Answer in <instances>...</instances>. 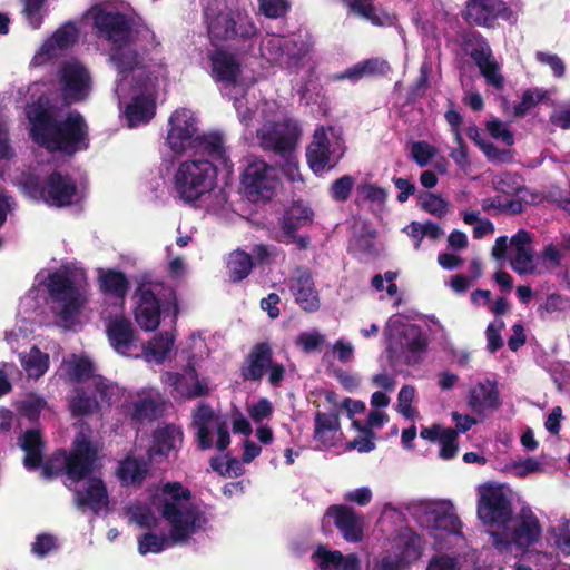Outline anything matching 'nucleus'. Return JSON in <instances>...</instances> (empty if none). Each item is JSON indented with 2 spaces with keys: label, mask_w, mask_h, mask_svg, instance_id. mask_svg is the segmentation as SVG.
<instances>
[{
  "label": "nucleus",
  "mask_w": 570,
  "mask_h": 570,
  "mask_svg": "<svg viewBox=\"0 0 570 570\" xmlns=\"http://www.w3.org/2000/svg\"><path fill=\"white\" fill-rule=\"evenodd\" d=\"M164 411V404L151 397H144L132 403L130 417L138 423L153 422Z\"/></svg>",
  "instance_id": "79ce46f5"
},
{
  "label": "nucleus",
  "mask_w": 570,
  "mask_h": 570,
  "mask_svg": "<svg viewBox=\"0 0 570 570\" xmlns=\"http://www.w3.org/2000/svg\"><path fill=\"white\" fill-rule=\"evenodd\" d=\"M98 402L89 396L82 389L76 390V396L70 401V411L73 417H82L98 409Z\"/></svg>",
  "instance_id": "13d9d810"
},
{
  "label": "nucleus",
  "mask_w": 570,
  "mask_h": 570,
  "mask_svg": "<svg viewBox=\"0 0 570 570\" xmlns=\"http://www.w3.org/2000/svg\"><path fill=\"white\" fill-rule=\"evenodd\" d=\"M78 507H89L95 513H99L100 510L109 504V497L107 488L101 479H90L85 493L77 495Z\"/></svg>",
  "instance_id": "72a5a7b5"
},
{
  "label": "nucleus",
  "mask_w": 570,
  "mask_h": 570,
  "mask_svg": "<svg viewBox=\"0 0 570 570\" xmlns=\"http://www.w3.org/2000/svg\"><path fill=\"white\" fill-rule=\"evenodd\" d=\"M235 27H232L233 36L229 37L228 41H235L243 47L253 46V40L257 36V28L253 20L248 16L237 13L235 19Z\"/></svg>",
  "instance_id": "a18cd8bd"
},
{
  "label": "nucleus",
  "mask_w": 570,
  "mask_h": 570,
  "mask_svg": "<svg viewBox=\"0 0 570 570\" xmlns=\"http://www.w3.org/2000/svg\"><path fill=\"white\" fill-rule=\"evenodd\" d=\"M100 289L115 298L124 299L129 289L125 273L116 269L102 271L99 276Z\"/></svg>",
  "instance_id": "4c0bfd02"
},
{
  "label": "nucleus",
  "mask_w": 570,
  "mask_h": 570,
  "mask_svg": "<svg viewBox=\"0 0 570 570\" xmlns=\"http://www.w3.org/2000/svg\"><path fill=\"white\" fill-rule=\"evenodd\" d=\"M355 178L351 175H343L342 177L335 179L328 188L330 197L336 203L346 202L352 194V190L355 186Z\"/></svg>",
  "instance_id": "680f3d73"
},
{
  "label": "nucleus",
  "mask_w": 570,
  "mask_h": 570,
  "mask_svg": "<svg viewBox=\"0 0 570 570\" xmlns=\"http://www.w3.org/2000/svg\"><path fill=\"white\" fill-rule=\"evenodd\" d=\"M503 470L513 476L525 478L533 473H542L544 471V466L537 459L528 458L525 460L509 462L505 464Z\"/></svg>",
  "instance_id": "4d7b16f0"
},
{
  "label": "nucleus",
  "mask_w": 570,
  "mask_h": 570,
  "mask_svg": "<svg viewBox=\"0 0 570 570\" xmlns=\"http://www.w3.org/2000/svg\"><path fill=\"white\" fill-rule=\"evenodd\" d=\"M452 416L455 421V429H444L438 440L441 444L440 456L444 460L452 459L458 453V433L463 432V415L459 412H453Z\"/></svg>",
  "instance_id": "a19ab883"
},
{
  "label": "nucleus",
  "mask_w": 570,
  "mask_h": 570,
  "mask_svg": "<svg viewBox=\"0 0 570 570\" xmlns=\"http://www.w3.org/2000/svg\"><path fill=\"white\" fill-rule=\"evenodd\" d=\"M111 347L119 354L128 355L137 347L136 331L131 321L125 316L111 317L106 327Z\"/></svg>",
  "instance_id": "b1692460"
},
{
  "label": "nucleus",
  "mask_w": 570,
  "mask_h": 570,
  "mask_svg": "<svg viewBox=\"0 0 570 570\" xmlns=\"http://www.w3.org/2000/svg\"><path fill=\"white\" fill-rule=\"evenodd\" d=\"M41 478L52 480L62 474L67 475L66 450L58 449L51 456L41 463Z\"/></svg>",
  "instance_id": "3c124183"
},
{
  "label": "nucleus",
  "mask_w": 570,
  "mask_h": 570,
  "mask_svg": "<svg viewBox=\"0 0 570 570\" xmlns=\"http://www.w3.org/2000/svg\"><path fill=\"white\" fill-rule=\"evenodd\" d=\"M191 150L206 155L215 165L225 168L229 167V157L226 153L224 140L220 134L210 132L202 134L197 137V141L193 145Z\"/></svg>",
  "instance_id": "c85d7f7f"
},
{
  "label": "nucleus",
  "mask_w": 570,
  "mask_h": 570,
  "mask_svg": "<svg viewBox=\"0 0 570 570\" xmlns=\"http://www.w3.org/2000/svg\"><path fill=\"white\" fill-rule=\"evenodd\" d=\"M214 417V410L207 403H199L193 411V424L197 428L196 441L198 449L202 451L209 450L213 446L209 423Z\"/></svg>",
  "instance_id": "473e14b6"
},
{
  "label": "nucleus",
  "mask_w": 570,
  "mask_h": 570,
  "mask_svg": "<svg viewBox=\"0 0 570 570\" xmlns=\"http://www.w3.org/2000/svg\"><path fill=\"white\" fill-rule=\"evenodd\" d=\"M522 4L514 2L511 6L502 0H468L465 3V22L483 28H494L499 18L515 23Z\"/></svg>",
  "instance_id": "9d476101"
},
{
  "label": "nucleus",
  "mask_w": 570,
  "mask_h": 570,
  "mask_svg": "<svg viewBox=\"0 0 570 570\" xmlns=\"http://www.w3.org/2000/svg\"><path fill=\"white\" fill-rule=\"evenodd\" d=\"M308 49L304 41L284 37V61L282 68L292 69L298 66Z\"/></svg>",
  "instance_id": "603ef678"
},
{
  "label": "nucleus",
  "mask_w": 570,
  "mask_h": 570,
  "mask_svg": "<svg viewBox=\"0 0 570 570\" xmlns=\"http://www.w3.org/2000/svg\"><path fill=\"white\" fill-rule=\"evenodd\" d=\"M89 429H81L72 440L70 451L66 450L67 476L79 482L89 478L99 459V443L91 439Z\"/></svg>",
  "instance_id": "1a4fd4ad"
},
{
  "label": "nucleus",
  "mask_w": 570,
  "mask_h": 570,
  "mask_svg": "<svg viewBox=\"0 0 570 570\" xmlns=\"http://www.w3.org/2000/svg\"><path fill=\"white\" fill-rule=\"evenodd\" d=\"M465 52H468L487 85L502 90L504 88V77L501 72V66L492 55V50L487 40L476 32L465 35Z\"/></svg>",
  "instance_id": "4468645a"
},
{
  "label": "nucleus",
  "mask_w": 570,
  "mask_h": 570,
  "mask_svg": "<svg viewBox=\"0 0 570 570\" xmlns=\"http://www.w3.org/2000/svg\"><path fill=\"white\" fill-rule=\"evenodd\" d=\"M431 72L432 65L428 61H424L420 67L419 77L409 87L405 99L406 105H414L425 96L428 89L430 88L429 78Z\"/></svg>",
  "instance_id": "de8ad7c7"
},
{
  "label": "nucleus",
  "mask_w": 570,
  "mask_h": 570,
  "mask_svg": "<svg viewBox=\"0 0 570 570\" xmlns=\"http://www.w3.org/2000/svg\"><path fill=\"white\" fill-rule=\"evenodd\" d=\"M549 96V91L534 88L528 89L522 94L521 101L514 107L515 116H523L527 111L532 109L539 102L546 100Z\"/></svg>",
  "instance_id": "69168bd1"
},
{
  "label": "nucleus",
  "mask_w": 570,
  "mask_h": 570,
  "mask_svg": "<svg viewBox=\"0 0 570 570\" xmlns=\"http://www.w3.org/2000/svg\"><path fill=\"white\" fill-rule=\"evenodd\" d=\"M277 183L275 169L264 160L252 161L242 175L245 196L253 203L271 200Z\"/></svg>",
  "instance_id": "ddd939ff"
},
{
  "label": "nucleus",
  "mask_w": 570,
  "mask_h": 570,
  "mask_svg": "<svg viewBox=\"0 0 570 570\" xmlns=\"http://www.w3.org/2000/svg\"><path fill=\"white\" fill-rule=\"evenodd\" d=\"M149 474V463L144 458L127 455L118 462L116 476L121 487L140 488Z\"/></svg>",
  "instance_id": "393cba45"
},
{
  "label": "nucleus",
  "mask_w": 570,
  "mask_h": 570,
  "mask_svg": "<svg viewBox=\"0 0 570 570\" xmlns=\"http://www.w3.org/2000/svg\"><path fill=\"white\" fill-rule=\"evenodd\" d=\"M273 348L268 342H259L252 346L239 368L245 382H261L272 365Z\"/></svg>",
  "instance_id": "4be33fe9"
},
{
  "label": "nucleus",
  "mask_w": 570,
  "mask_h": 570,
  "mask_svg": "<svg viewBox=\"0 0 570 570\" xmlns=\"http://www.w3.org/2000/svg\"><path fill=\"white\" fill-rule=\"evenodd\" d=\"M254 267V258L242 249H236L228 255L226 268L230 283H239L248 277Z\"/></svg>",
  "instance_id": "e433bc0d"
},
{
  "label": "nucleus",
  "mask_w": 570,
  "mask_h": 570,
  "mask_svg": "<svg viewBox=\"0 0 570 570\" xmlns=\"http://www.w3.org/2000/svg\"><path fill=\"white\" fill-rule=\"evenodd\" d=\"M166 544V537L147 532L138 540V551L140 554H147L149 552L159 553L165 549Z\"/></svg>",
  "instance_id": "338daca9"
},
{
  "label": "nucleus",
  "mask_w": 570,
  "mask_h": 570,
  "mask_svg": "<svg viewBox=\"0 0 570 570\" xmlns=\"http://www.w3.org/2000/svg\"><path fill=\"white\" fill-rule=\"evenodd\" d=\"M313 210L302 203L294 202L278 219L277 240L286 245H295L297 249H307L311 244L308 235H298L297 232L313 223Z\"/></svg>",
  "instance_id": "f8f14e48"
},
{
  "label": "nucleus",
  "mask_w": 570,
  "mask_h": 570,
  "mask_svg": "<svg viewBox=\"0 0 570 570\" xmlns=\"http://www.w3.org/2000/svg\"><path fill=\"white\" fill-rule=\"evenodd\" d=\"M135 320L146 332H154L158 328L161 318L160 301L157 297L151 284H140L136 292Z\"/></svg>",
  "instance_id": "6ab92c4d"
},
{
  "label": "nucleus",
  "mask_w": 570,
  "mask_h": 570,
  "mask_svg": "<svg viewBox=\"0 0 570 570\" xmlns=\"http://www.w3.org/2000/svg\"><path fill=\"white\" fill-rule=\"evenodd\" d=\"M238 12L232 10L216 12L210 4L204 9V19L207 24V32L212 40L228 41L233 36L232 27L237 22L235 19Z\"/></svg>",
  "instance_id": "a878e982"
},
{
  "label": "nucleus",
  "mask_w": 570,
  "mask_h": 570,
  "mask_svg": "<svg viewBox=\"0 0 570 570\" xmlns=\"http://www.w3.org/2000/svg\"><path fill=\"white\" fill-rule=\"evenodd\" d=\"M20 448L26 452L23 465L33 471L41 466L46 442L38 429L27 430L19 439Z\"/></svg>",
  "instance_id": "c756f323"
},
{
  "label": "nucleus",
  "mask_w": 570,
  "mask_h": 570,
  "mask_svg": "<svg viewBox=\"0 0 570 570\" xmlns=\"http://www.w3.org/2000/svg\"><path fill=\"white\" fill-rule=\"evenodd\" d=\"M174 345V337L169 333H161L149 342L147 354L150 355L157 363L166 360Z\"/></svg>",
  "instance_id": "bf43d9fd"
},
{
  "label": "nucleus",
  "mask_w": 570,
  "mask_h": 570,
  "mask_svg": "<svg viewBox=\"0 0 570 570\" xmlns=\"http://www.w3.org/2000/svg\"><path fill=\"white\" fill-rule=\"evenodd\" d=\"M448 106L449 108L444 114V118L451 126L452 132L458 142V147L450 153V156L459 166H463V138L460 129V126L463 121V117L458 110H455V104L453 100L448 99Z\"/></svg>",
  "instance_id": "37998d69"
},
{
  "label": "nucleus",
  "mask_w": 570,
  "mask_h": 570,
  "mask_svg": "<svg viewBox=\"0 0 570 570\" xmlns=\"http://www.w3.org/2000/svg\"><path fill=\"white\" fill-rule=\"evenodd\" d=\"M377 237V230L370 227L368 225H363L360 232L350 239L348 242V253L350 254H361L364 256H374L376 255L375 239Z\"/></svg>",
  "instance_id": "58836bf2"
},
{
  "label": "nucleus",
  "mask_w": 570,
  "mask_h": 570,
  "mask_svg": "<svg viewBox=\"0 0 570 570\" xmlns=\"http://www.w3.org/2000/svg\"><path fill=\"white\" fill-rule=\"evenodd\" d=\"M212 76L217 82H223L232 86L238 83L242 73L240 63L234 55L216 50L210 56Z\"/></svg>",
  "instance_id": "bb28decb"
},
{
  "label": "nucleus",
  "mask_w": 570,
  "mask_h": 570,
  "mask_svg": "<svg viewBox=\"0 0 570 570\" xmlns=\"http://www.w3.org/2000/svg\"><path fill=\"white\" fill-rule=\"evenodd\" d=\"M217 183V165L205 159L181 161L174 175V190L180 200L194 204L209 194Z\"/></svg>",
  "instance_id": "20e7f679"
},
{
  "label": "nucleus",
  "mask_w": 570,
  "mask_h": 570,
  "mask_svg": "<svg viewBox=\"0 0 570 570\" xmlns=\"http://www.w3.org/2000/svg\"><path fill=\"white\" fill-rule=\"evenodd\" d=\"M46 2L47 0H21V13L33 30L39 29L43 23Z\"/></svg>",
  "instance_id": "5fc2aeb1"
},
{
  "label": "nucleus",
  "mask_w": 570,
  "mask_h": 570,
  "mask_svg": "<svg viewBox=\"0 0 570 570\" xmlns=\"http://www.w3.org/2000/svg\"><path fill=\"white\" fill-rule=\"evenodd\" d=\"M341 429L338 413H324L321 411L314 414L313 438L324 448H331L335 444V436Z\"/></svg>",
  "instance_id": "7c9ffc66"
},
{
  "label": "nucleus",
  "mask_w": 570,
  "mask_h": 570,
  "mask_svg": "<svg viewBox=\"0 0 570 570\" xmlns=\"http://www.w3.org/2000/svg\"><path fill=\"white\" fill-rule=\"evenodd\" d=\"M168 125L166 142L170 150L180 155L187 149H191L199 136L196 119L191 112L186 108L175 110L169 117Z\"/></svg>",
  "instance_id": "f3484780"
},
{
  "label": "nucleus",
  "mask_w": 570,
  "mask_h": 570,
  "mask_svg": "<svg viewBox=\"0 0 570 570\" xmlns=\"http://www.w3.org/2000/svg\"><path fill=\"white\" fill-rule=\"evenodd\" d=\"M110 60L122 78H126L138 67L139 55L135 49L127 47V45H116L112 46Z\"/></svg>",
  "instance_id": "ea45409f"
},
{
  "label": "nucleus",
  "mask_w": 570,
  "mask_h": 570,
  "mask_svg": "<svg viewBox=\"0 0 570 570\" xmlns=\"http://www.w3.org/2000/svg\"><path fill=\"white\" fill-rule=\"evenodd\" d=\"M163 493L171 498L165 500L160 508L161 517L170 527V538L174 542H185L207 523L205 512L194 503H179L180 500L188 501L191 498L190 490L179 482L165 483Z\"/></svg>",
  "instance_id": "f03ea898"
},
{
  "label": "nucleus",
  "mask_w": 570,
  "mask_h": 570,
  "mask_svg": "<svg viewBox=\"0 0 570 570\" xmlns=\"http://www.w3.org/2000/svg\"><path fill=\"white\" fill-rule=\"evenodd\" d=\"M325 517L333 519L343 539L357 543L363 540L364 518L347 504H332L326 509Z\"/></svg>",
  "instance_id": "412c9836"
},
{
  "label": "nucleus",
  "mask_w": 570,
  "mask_h": 570,
  "mask_svg": "<svg viewBox=\"0 0 570 570\" xmlns=\"http://www.w3.org/2000/svg\"><path fill=\"white\" fill-rule=\"evenodd\" d=\"M419 205L424 212L436 217H442L448 212V203L439 195L430 191L420 193Z\"/></svg>",
  "instance_id": "0e129e2a"
},
{
  "label": "nucleus",
  "mask_w": 570,
  "mask_h": 570,
  "mask_svg": "<svg viewBox=\"0 0 570 570\" xmlns=\"http://www.w3.org/2000/svg\"><path fill=\"white\" fill-rule=\"evenodd\" d=\"M26 117L31 140L49 153L73 156L89 148V128L78 111L68 112L59 119L51 108L33 102L27 107Z\"/></svg>",
  "instance_id": "f257e3e1"
},
{
  "label": "nucleus",
  "mask_w": 570,
  "mask_h": 570,
  "mask_svg": "<svg viewBox=\"0 0 570 570\" xmlns=\"http://www.w3.org/2000/svg\"><path fill=\"white\" fill-rule=\"evenodd\" d=\"M532 243V235L520 229L510 239L507 236L498 237L492 256L497 261L509 258L511 268L520 276H542L539 254L534 252Z\"/></svg>",
  "instance_id": "39448f33"
},
{
  "label": "nucleus",
  "mask_w": 570,
  "mask_h": 570,
  "mask_svg": "<svg viewBox=\"0 0 570 570\" xmlns=\"http://www.w3.org/2000/svg\"><path fill=\"white\" fill-rule=\"evenodd\" d=\"M468 404L476 416L470 419L465 415V431L500 405L495 382L485 379L472 385L469 391Z\"/></svg>",
  "instance_id": "aec40b11"
},
{
  "label": "nucleus",
  "mask_w": 570,
  "mask_h": 570,
  "mask_svg": "<svg viewBox=\"0 0 570 570\" xmlns=\"http://www.w3.org/2000/svg\"><path fill=\"white\" fill-rule=\"evenodd\" d=\"M151 451L155 455L167 456L181 442L183 432L175 424H167L154 432Z\"/></svg>",
  "instance_id": "c9c22d12"
},
{
  "label": "nucleus",
  "mask_w": 570,
  "mask_h": 570,
  "mask_svg": "<svg viewBox=\"0 0 570 570\" xmlns=\"http://www.w3.org/2000/svg\"><path fill=\"white\" fill-rule=\"evenodd\" d=\"M62 97L67 102L87 99L91 90V77L87 68L77 60L65 62L59 70Z\"/></svg>",
  "instance_id": "a211bd4d"
},
{
  "label": "nucleus",
  "mask_w": 570,
  "mask_h": 570,
  "mask_svg": "<svg viewBox=\"0 0 570 570\" xmlns=\"http://www.w3.org/2000/svg\"><path fill=\"white\" fill-rule=\"evenodd\" d=\"M161 383L170 387L169 394L176 401L193 400L209 394L208 380H199L197 370L188 363L183 373L164 372Z\"/></svg>",
  "instance_id": "2eb2a0df"
},
{
  "label": "nucleus",
  "mask_w": 570,
  "mask_h": 570,
  "mask_svg": "<svg viewBox=\"0 0 570 570\" xmlns=\"http://www.w3.org/2000/svg\"><path fill=\"white\" fill-rule=\"evenodd\" d=\"M306 157L309 168L315 174H318L324 171L328 165L331 151L330 148L324 145L311 144L307 148Z\"/></svg>",
  "instance_id": "052dcab7"
},
{
  "label": "nucleus",
  "mask_w": 570,
  "mask_h": 570,
  "mask_svg": "<svg viewBox=\"0 0 570 570\" xmlns=\"http://www.w3.org/2000/svg\"><path fill=\"white\" fill-rule=\"evenodd\" d=\"M79 37V29L72 21L62 23L50 38L41 46L39 56L51 59L57 50H66L72 47Z\"/></svg>",
  "instance_id": "cd10ccee"
},
{
  "label": "nucleus",
  "mask_w": 570,
  "mask_h": 570,
  "mask_svg": "<svg viewBox=\"0 0 570 570\" xmlns=\"http://www.w3.org/2000/svg\"><path fill=\"white\" fill-rule=\"evenodd\" d=\"M404 340L403 345L413 357L425 352L428 347L426 337L416 325H412L404 331Z\"/></svg>",
  "instance_id": "e2e57ef3"
},
{
  "label": "nucleus",
  "mask_w": 570,
  "mask_h": 570,
  "mask_svg": "<svg viewBox=\"0 0 570 570\" xmlns=\"http://www.w3.org/2000/svg\"><path fill=\"white\" fill-rule=\"evenodd\" d=\"M22 366L29 376L39 379L49 367V355L32 346L29 354L21 360Z\"/></svg>",
  "instance_id": "8fccbe9b"
},
{
  "label": "nucleus",
  "mask_w": 570,
  "mask_h": 570,
  "mask_svg": "<svg viewBox=\"0 0 570 570\" xmlns=\"http://www.w3.org/2000/svg\"><path fill=\"white\" fill-rule=\"evenodd\" d=\"M436 155V148L426 141H414L411 145V157L420 167L428 166Z\"/></svg>",
  "instance_id": "774afa93"
},
{
  "label": "nucleus",
  "mask_w": 570,
  "mask_h": 570,
  "mask_svg": "<svg viewBox=\"0 0 570 570\" xmlns=\"http://www.w3.org/2000/svg\"><path fill=\"white\" fill-rule=\"evenodd\" d=\"M66 371L71 381L80 383L92 375L94 364L87 356H76L66 363Z\"/></svg>",
  "instance_id": "6e6d98bb"
},
{
  "label": "nucleus",
  "mask_w": 570,
  "mask_h": 570,
  "mask_svg": "<svg viewBox=\"0 0 570 570\" xmlns=\"http://www.w3.org/2000/svg\"><path fill=\"white\" fill-rule=\"evenodd\" d=\"M432 528L448 533H459L461 521L449 502L436 503L430 511Z\"/></svg>",
  "instance_id": "f704fd0d"
},
{
  "label": "nucleus",
  "mask_w": 570,
  "mask_h": 570,
  "mask_svg": "<svg viewBox=\"0 0 570 570\" xmlns=\"http://www.w3.org/2000/svg\"><path fill=\"white\" fill-rule=\"evenodd\" d=\"M46 286L53 303L52 309L62 322L70 323L81 314L86 298L69 271L49 273Z\"/></svg>",
  "instance_id": "0eeeda50"
},
{
  "label": "nucleus",
  "mask_w": 570,
  "mask_h": 570,
  "mask_svg": "<svg viewBox=\"0 0 570 570\" xmlns=\"http://www.w3.org/2000/svg\"><path fill=\"white\" fill-rule=\"evenodd\" d=\"M155 115L156 104L146 95L132 97L125 109V118L130 128L148 124Z\"/></svg>",
  "instance_id": "2f4dec72"
},
{
  "label": "nucleus",
  "mask_w": 570,
  "mask_h": 570,
  "mask_svg": "<svg viewBox=\"0 0 570 570\" xmlns=\"http://www.w3.org/2000/svg\"><path fill=\"white\" fill-rule=\"evenodd\" d=\"M489 534L492 544L500 552H512L515 550L524 553L531 546L540 541L542 527L532 509L529 505H524L500 528L489 530Z\"/></svg>",
  "instance_id": "7ed1b4c3"
},
{
  "label": "nucleus",
  "mask_w": 570,
  "mask_h": 570,
  "mask_svg": "<svg viewBox=\"0 0 570 570\" xmlns=\"http://www.w3.org/2000/svg\"><path fill=\"white\" fill-rule=\"evenodd\" d=\"M261 56L269 63L282 68L284 61V37L267 36L259 46Z\"/></svg>",
  "instance_id": "09e8293b"
},
{
  "label": "nucleus",
  "mask_w": 570,
  "mask_h": 570,
  "mask_svg": "<svg viewBox=\"0 0 570 570\" xmlns=\"http://www.w3.org/2000/svg\"><path fill=\"white\" fill-rule=\"evenodd\" d=\"M22 187L30 198L58 208L70 206L77 195L75 179L58 170L48 175L45 183L38 176L29 175L23 179Z\"/></svg>",
  "instance_id": "423d86ee"
},
{
  "label": "nucleus",
  "mask_w": 570,
  "mask_h": 570,
  "mask_svg": "<svg viewBox=\"0 0 570 570\" xmlns=\"http://www.w3.org/2000/svg\"><path fill=\"white\" fill-rule=\"evenodd\" d=\"M301 130L291 119L272 122L262 129L257 137L265 150L281 156L291 154L298 142Z\"/></svg>",
  "instance_id": "dca6fc26"
},
{
  "label": "nucleus",
  "mask_w": 570,
  "mask_h": 570,
  "mask_svg": "<svg viewBox=\"0 0 570 570\" xmlns=\"http://www.w3.org/2000/svg\"><path fill=\"white\" fill-rule=\"evenodd\" d=\"M92 26L96 36L112 46L128 45L132 31V18L120 11H108L101 6L91 8Z\"/></svg>",
  "instance_id": "9b49d317"
},
{
  "label": "nucleus",
  "mask_w": 570,
  "mask_h": 570,
  "mask_svg": "<svg viewBox=\"0 0 570 570\" xmlns=\"http://www.w3.org/2000/svg\"><path fill=\"white\" fill-rule=\"evenodd\" d=\"M552 546L566 556H570V520L561 518L548 530Z\"/></svg>",
  "instance_id": "49530a36"
},
{
  "label": "nucleus",
  "mask_w": 570,
  "mask_h": 570,
  "mask_svg": "<svg viewBox=\"0 0 570 570\" xmlns=\"http://www.w3.org/2000/svg\"><path fill=\"white\" fill-rule=\"evenodd\" d=\"M563 247L554 243H548L539 253L541 274H548L557 269L563 259Z\"/></svg>",
  "instance_id": "864d4df0"
},
{
  "label": "nucleus",
  "mask_w": 570,
  "mask_h": 570,
  "mask_svg": "<svg viewBox=\"0 0 570 570\" xmlns=\"http://www.w3.org/2000/svg\"><path fill=\"white\" fill-rule=\"evenodd\" d=\"M478 515L489 530L498 529L513 514V491L503 484L479 487Z\"/></svg>",
  "instance_id": "6e6552de"
},
{
  "label": "nucleus",
  "mask_w": 570,
  "mask_h": 570,
  "mask_svg": "<svg viewBox=\"0 0 570 570\" xmlns=\"http://www.w3.org/2000/svg\"><path fill=\"white\" fill-rule=\"evenodd\" d=\"M421 552L419 547L415 544L413 539H409L405 541L402 557H384L374 566V570H401L403 566V560H416L419 559Z\"/></svg>",
  "instance_id": "c03bdc74"
},
{
  "label": "nucleus",
  "mask_w": 570,
  "mask_h": 570,
  "mask_svg": "<svg viewBox=\"0 0 570 570\" xmlns=\"http://www.w3.org/2000/svg\"><path fill=\"white\" fill-rule=\"evenodd\" d=\"M288 287L295 302L304 312L314 313L320 309L321 301L318 292L307 269L298 271L297 275L291 277Z\"/></svg>",
  "instance_id": "5701e85b"
}]
</instances>
